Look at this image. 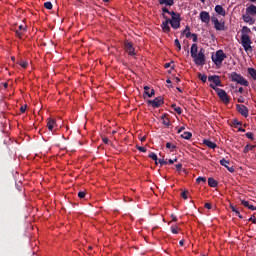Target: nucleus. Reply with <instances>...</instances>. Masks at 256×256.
Returning a JSON list of instances; mask_svg holds the SVG:
<instances>
[{
  "label": "nucleus",
  "instance_id": "f257e3e1",
  "mask_svg": "<svg viewBox=\"0 0 256 256\" xmlns=\"http://www.w3.org/2000/svg\"><path fill=\"white\" fill-rule=\"evenodd\" d=\"M249 33H251V29L247 26H243L241 42L245 51H253V47H251V43L253 42L251 41V37H249Z\"/></svg>",
  "mask_w": 256,
  "mask_h": 256
},
{
  "label": "nucleus",
  "instance_id": "f03ea898",
  "mask_svg": "<svg viewBox=\"0 0 256 256\" xmlns=\"http://www.w3.org/2000/svg\"><path fill=\"white\" fill-rule=\"evenodd\" d=\"M192 59L194 60L195 65H205L206 63V57H205V50L203 48H200L199 52L192 56Z\"/></svg>",
  "mask_w": 256,
  "mask_h": 256
},
{
  "label": "nucleus",
  "instance_id": "7ed1b4c3",
  "mask_svg": "<svg viewBox=\"0 0 256 256\" xmlns=\"http://www.w3.org/2000/svg\"><path fill=\"white\" fill-rule=\"evenodd\" d=\"M230 78L234 83H238L239 85H243L244 87H249V82L245 79L241 74L237 72H232Z\"/></svg>",
  "mask_w": 256,
  "mask_h": 256
},
{
  "label": "nucleus",
  "instance_id": "20e7f679",
  "mask_svg": "<svg viewBox=\"0 0 256 256\" xmlns=\"http://www.w3.org/2000/svg\"><path fill=\"white\" fill-rule=\"evenodd\" d=\"M227 59V54L223 50L216 51L215 55H212V61L216 65H223V61Z\"/></svg>",
  "mask_w": 256,
  "mask_h": 256
},
{
  "label": "nucleus",
  "instance_id": "39448f33",
  "mask_svg": "<svg viewBox=\"0 0 256 256\" xmlns=\"http://www.w3.org/2000/svg\"><path fill=\"white\" fill-rule=\"evenodd\" d=\"M210 87H211V89L216 91L219 99H221V101H223V103H229L230 98H229V95L227 94V92H225V90H223L221 88H217V86H214L213 84H210Z\"/></svg>",
  "mask_w": 256,
  "mask_h": 256
},
{
  "label": "nucleus",
  "instance_id": "423d86ee",
  "mask_svg": "<svg viewBox=\"0 0 256 256\" xmlns=\"http://www.w3.org/2000/svg\"><path fill=\"white\" fill-rule=\"evenodd\" d=\"M163 103H165V100L161 96L156 97L154 100H147V104L151 105L153 109H159Z\"/></svg>",
  "mask_w": 256,
  "mask_h": 256
},
{
  "label": "nucleus",
  "instance_id": "0eeeda50",
  "mask_svg": "<svg viewBox=\"0 0 256 256\" xmlns=\"http://www.w3.org/2000/svg\"><path fill=\"white\" fill-rule=\"evenodd\" d=\"M211 21L216 31H225V22H220L216 16H212Z\"/></svg>",
  "mask_w": 256,
  "mask_h": 256
},
{
  "label": "nucleus",
  "instance_id": "6e6552de",
  "mask_svg": "<svg viewBox=\"0 0 256 256\" xmlns=\"http://www.w3.org/2000/svg\"><path fill=\"white\" fill-rule=\"evenodd\" d=\"M163 19H165V21L162 22L161 29L163 33H170L171 31V27L169 26V24H171L170 18L167 17V15L163 14Z\"/></svg>",
  "mask_w": 256,
  "mask_h": 256
},
{
  "label": "nucleus",
  "instance_id": "1a4fd4ad",
  "mask_svg": "<svg viewBox=\"0 0 256 256\" xmlns=\"http://www.w3.org/2000/svg\"><path fill=\"white\" fill-rule=\"evenodd\" d=\"M124 49L126 53H128V55H130L131 57H135V48L133 47V44L130 41L126 40L124 42Z\"/></svg>",
  "mask_w": 256,
  "mask_h": 256
},
{
  "label": "nucleus",
  "instance_id": "9d476101",
  "mask_svg": "<svg viewBox=\"0 0 256 256\" xmlns=\"http://www.w3.org/2000/svg\"><path fill=\"white\" fill-rule=\"evenodd\" d=\"M170 25L172 29H179V27H181V14L170 18Z\"/></svg>",
  "mask_w": 256,
  "mask_h": 256
},
{
  "label": "nucleus",
  "instance_id": "9b49d317",
  "mask_svg": "<svg viewBox=\"0 0 256 256\" xmlns=\"http://www.w3.org/2000/svg\"><path fill=\"white\" fill-rule=\"evenodd\" d=\"M236 111H238L242 117H249V108L243 104H237Z\"/></svg>",
  "mask_w": 256,
  "mask_h": 256
},
{
  "label": "nucleus",
  "instance_id": "f8f14e48",
  "mask_svg": "<svg viewBox=\"0 0 256 256\" xmlns=\"http://www.w3.org/2000/svg\"><path fill=\"white\" fill-rule=\"evenodd\" d=\"M200 20L202 21V23H206V25H209L211 21V15H209V12L207 11H201Z\"/></svg>",
  "mask_w": 256,
  "mask_h": 256
},
{
  "label": "nucleus",
  "instance_id": "ddd939ff",
  "mask_svg": "<svg viewBox=\"0 0 256 256\" xmlns=\"http://www.w3.org/2000/svg\"><path fill=\"white\" fill-rule=\"evenodd\" d=\"M15 33H16V37H19V39H21V37H23V35L27 33V26L23 24L19 25Z\"/></svg>",
  "mask_w": 256,
  "mask_h": 256
},
{
  "label": "nucleus",
  "instance_id": "4468645a",
  "mask_svg": "<svg viewBox=\"0 0 256 256\" xmlns=\"http://www.w3.org/2000/svg\"><path fill=\"white\" fill-rule=\"evenodd\" d=\"M229 164V160H226L225 158L220 160V165H222V167L227 168V171H229V173H235V168L233 166L229 167Z\"/></svg>",
  "mask_w": 256,
  "mask_h": 256
},
{
  "label": "nucleus",
  "instance_id": "2eb2a0df",
  "mask_svg": "<svg viewBox=\"0 0 256 256\" xmlns=\"http://www.w3.org/2000/svg\"><path fill=\"white\" fill-rule=\"evenodd\" d=\"M208 81L214 83L215 87H221V78H219L217 75L209 76Z\"/></svg>",
  "mask_w": 256,
  "mask_h": 256
},
{
  "label": "nucleus",
  "instance_id": "dca6fc26",
  "mask_svg": "<svg viewBox=\"0 0 256 256\" xmlns=\"http://www.w3.org/2000/svg\"><path fill=\"white\" fill-rule=\"evenodd\" d=\"M242 19L244 23H248V25H254L255 24V19L251 17L248 13L244 14L242 16Z\"/></svg>",
  "mask_w": 256,
  "mask_h": 256
},
{
  "label": "nucleus",
  "instance_id": "f3484780",
  "mask_svg": "<svg viewBox=\"0 0 256 256\" xmlns=\"http://www.w3.org/2000/svg\"><path fill=\"white\" fill-rule=\"evenodd\" d=\"M203 144L209 147V149H217V144L209 139H204Z\"/></svg>",
  "mask_w": 256,
  "mask_h": 256
},
{
  "label": "nucleus",
  "instance_id": "a211bd4d",
  "mask_svg": "<svg viewBox=\"0 0 256 256\" xmlns=\"http://www.w3.org/2000/svg\"><path fill=\"white\" fill-rule=\"evenodd\" d=\"M241 205L244 207H247V209H250V211H256V206L253 204H250L247 200H241Z\"/></svg>",
  "mask_w": 256,
  "mask_h": 256
},
{
  "label": "nucleus",
  "instance_id": "6ab92c4d",
  "mask_svg": "<svg viewBox=\"0 0 256 256\" xmlns=\"http://www.w3.org/2000/svg\"><path fill=\"white\" fill-rule=\"evenodd\" d=\"M215 11H216V13H218V15H221L222 17H225V15H226L225 8H223V6H221V5H216Z\"/></svg>",
  "mask_w": 256,
  "mask_h": 256
},
{
  "label": "nucleus",
  "instance_id": "aec40b11",
  "mask_svg": "<svg viewBox=\"0 0 256 256\" xmlns=\"http://www.w3.org/2000/svg\"><path fill=\"white\" fill-rule=\"evenodd\" d=\"M198 51H199V46L196 43L192 44L191 49H190L191 57L197 55Z\"/></svg>",
  "mask_w": 256,
  "mask_h": 256
},
{
  "label": "nucleus",
  "instance_id": "412c9836",
  "mask_svg": "<svg viewBox=\"0 0 256 256\" xmlns=\"http://www.w3.org/2000/svg\"><path fill=\"white\" fill-rule=\"evenodd\" d=\"M246 13H248V15H256V6L254 4H251L249 7L246 8Z\"/></svg>",
  "mask_w": 256,
  "mask_h": 256
},
{
  "label": "nucleus",
  "instance_id": "4be33fe9",
  "mask_svg": "<svg viewBox=\"0 0 256 256\" xmlns=\"http://www.w3.org/2000/svg\"><path fill=\"white\" fill-rule=\"evenodd\" d=\"M160 5H167L168 7H173L175 5L174 0H159Z\"/></svg>",
  "mask_w": 256,
  "mask_h": 256
},
{
  "label": "nucleus",
  "instance_id": "5701e85b",
  "mask_svg": "<svg viewBox=\"0 0 256 256\" xmlns=\"http://www.w3.org/2000/svg\"><path fill=\"white\" fill-rule=\"evenodd\" d=\"M208 185L209 187H217L219 185V182H217V180H215L213 177H209Z\"/></svg>",
  "mask_w": 256,
  "mask_h": 256
},
{
  "label": "nucleus",
  "instance_id": "b1692460",
  "mask_svg": "<svg viewBox=\"0 0 256 256\" xmlns=\"http://www.w3.org/2000/svg\"><path fill=\"white\" fill-rule=\"evenodd\" d=\"M161 120L163 125H165L166 127H169V125H171V121L169 120V118H167L166 114L161 116Z\"/></svg>",
  "mask_w": 256,
  "mask_h": 256
},
{
  "label": "nucleus",
  "instance_id": "393cba45",
  "mask_svg": "<svg viewBox=\"0 0 256 256\" xmlns=\"http://www.w3.org/2000/svg\"><path fill=\"white\" fill-rule=\"evenodd\" d=\"M55 125H56L55 119L48 120L47 127L49 131H53V129L55 128Z\"/></svg>",
  "mask_w": 256,
  "mask_h": 256
},
{
  "label": "nucleus",
  "instance_id": "a878e982",
  "mask_svg": "<svg viewBox=\"0 0 256 256\" xmlns=\"http://www.w3.org/2000/svg\"><path fill=\"white\" fill-rule=\"evenodd\" d=\"M255 145L247 144L244 147L243 153H249V151H253L255 149Z\"/></svg>",
  "mask_w": 256,
  "mask_h": 256
},
{
  "label": "nucleus",
  "instance_id": "bb28decb",
  "mask_svg": "<svg viewBox=\"0 0 256 256\" xmlns=\"http://www.w3.org/2000/svg\"><path fill=\"white\" fill-rule=\"evenodd\" d=\"M231 125H232V127H241V125H243V122H241L237 118H235L231 121Z\"/></svg>",
  "mask_w": 256,
  "mask_h": 256
},
{
  "label": "nucleus",
  "instance_id": "cd10ccee",
  "mask_svg": "<svg viewBox=\"0 0 256 256\" xmlns=\"http://www.w3.org/2000/svg\"><path fill=\"white\" fill-rule=\"evenodd\" d=\"M248 74L252 77L254 81H256V70L255 68H248Z\"/></svg>",
  "mask_w": 256,
  "mask_h": 256
},
{
  "label": "nucleus",
  "instance_id": "c85d7f7f",
  "mask_svg": "<svg viewBox=\"0 0 256 256\" xmlns=\"http://www.w3.org/2000/svg\"><path fill=\"white\" fill-rule=\"evenodd\" d=\"M171 107L178 115H181V113H183V110L181 109V107L177 106V104H172Z\"/></svg>",
  "mask_w": 256,
  "mask_h": 256
},
{
  "label": "nucleus",
  "instance_id": "c756f323",
  "mask_svg": "<svg viewBox=\"0 0 256 256\" xmlns=\"http://www.w3.org/2000/svg\"><path fill=\"white\" fill-rule=\"evenodd\" d=\"M182 139H186L187 141H189V139H191V137H193V133L191 132H184L183 134H181Z\"/></svg>",
  "mask_w": 256,
  "mask_h": 256
},
{
  "label": "nucleus",
  "instance_id": "7c9ffc66",
  "mask_svg": "<svg viewBox=\"0 0 256 256\" xmlns=\"http://www.w3.org/2000/svg\"><path fill=\"white\" fill-rule=\"evenodd\" d=\"M230 208L232 209L233 213H236V216L239 217V219H243V215H241V212L235 206L231 205Z\"/></svg>",
  "mask_w": 256,
  "mask_h": 256
},
{
  "label": "nucleus",
  "instance_id": "2f4dec72",
  "mask_svg": "<svg viewBox=\"0 0 256 256\" xmlns=\"http://www.w3.org/2000/svg\"><path fill=\"white\" fill-rule=\"evenodd\" d=\"M148 157L150 158V159H152L153 161H155V164L157 165L158 164V157H157V154H155L154 152H150L149 153V155H148Z\"/></svg>",
  "mask_w": 256,
  "mask_h": 256
},
{
  "label": "nucleus",
  "instance_id": "473e14b6",
  "mask_svg": "<svg viewBox=\"0 0 256 256\" xmlns=\"http://www.w3.org/2000/svg\"><path fill=\"white\" fill-rule=\"evenodd\" d=\"M198 78L200 81H202V83H207V75L198 73Z\"/></svg>",
  "mask_w": 256,
  "mask_h": 256
},
{
  "label": "nucleus",
  "instance_id": "72a5a7b5",
  "mask_svg": "<svg viewBox=\"0 0 256 256\" xmlns=\"http://www.w3.org/2000/svg\"><path fill=\"white\" fill-rule=\"evenodd\" d=\"M166 148L170 149V151H175L177 149L176 145H172L171 142L166 143Z\"/></svg>",
  "mask_w": 256,
  "mask_h": 256
},
{
  "label": "nucleus",
  "instance_id": "f704fd0d",
  "mask_svg": "<svg viewBox=\"0 0 256 256\" xmlns=\"http://www.w3.org/2000/svg\"><path fill=\"white\" fill-rule=\"evenodd\" d=\"M196 183H207V178L200 176L196 179Z\"/></svg>",
  "mask_w": 256,
  "mask_h": 256
},
{
  "label": "nucleus",
  "instance_id": "c9c22d12",
  "mask_svg": "<svg viewBox=\"0 0 256 256\" xmlns=\"http://www.w3.org/2000/svg\"><path fill=\"white\" fill-rule=\"evenodd\" d=\"M174 45L177 47L178 51H181V42H179V39L174 40Z\"/></svg>",
  "mask_w": 256,
  "mask_h": 256
},
{
  "label": "nucleus",
  "instance_id": "e433bc0d",
  "mask_svg": "<svg viewBox=\"0 0 256 256\" xmlns=\"http://www.w3.org/2000/svg\"><path fill=\"white\" fill-rule=\"evenodd\" d=\"M44 7L45 9L51 10L53 9V4L51 2H45Z\"/></svg>",
  "mask_w": 256,
  "mask_h": 256
},
{
  "label": "nucleus",
  "instance_id": "4c0bfd02",
  "mask_svg": "<svg viewBox=\"0 0 256 256\" xmlns=\"http://www.w3.org/2000/svg\"><path fill=\"white\" fill-rule=\"evenodd\" d=\"M246 137L247 139H251V141H253V139H255V134H253L252 132H247Z\"/></svg>",
  "mask_w": 256,
  "mask_h": 256
},
{
  "label": "nucleus",
  "instance_id": "58836bf2",
  "mask_svg": "<svg viewBox=\"0 0 256 256\" xmlns=\"http://www.w3.org/2000/svg\"><path fill=\"white\" fill-rule=\"evenodd\" d=\"M171 231L174 235H177L179 233V227L175 226V227H171Z\"/></svg>",
  "mask_w": 256,
  "mask_h": 256
},
{
  "label": "nucleus",
  "instance_id": "ea45409f",
  "mask_svg": "<svg viewBox=\"0 0 256 256\" xmlns=\"http://www.w3.org/2000/svg\"><path fill=\"white\" fill-rule=\"evenodd\" d=\"M148 97H153L155 95V89H151V91H148L145 93Z\"/></svg>",
  "mask_w": 256,
  "mask_h": 256
},
{
  "label": "nucleus",
  "instance_id": "a19ab883",
  "mask_svg": "<svg viewBox=\"0 0 256 256\" xmlns=\"http://www.w3.org/2000/svg\"><path fill=\"white\" fill-rule=\"evenodd\" d=\"M85 195H87V194L85 193V191H80V192H78V197H79L80 199H85Z\"/></svg>",
  "mask_w": 256,
  "mask_h": 256
},
{
  "label": "nucleus",
  "instance_id": "79ce46f5",
  "mask_svg": "<svg viewBox=\"0 0 256 256\" xmlns=\"http://www.w3.org/2000/svg\"><path fill=\"white\" fill-rule=\"evenodd\" d=\"M20 66L23 67V69H27V67L29 66V63H27L26 61H21Z\"/></svg>",
  "mask_w": 256,
  "mask_h": 256
},
{
  "label": "nucleus",
  "instance_id": "37998d69",
  "mask_svg": "<svg viewBox=\"0 0 256 256\" xmlns=\"http://www.w3.org/2000/svg\"><path fill=\"white\" fill-rule=\"evenodd\" d=\"M157 162L161 165V167H163V165H167V161H165V159L158 158Z\"/></svg>",
  "mask_w": 256,
  "mask_h": 256
},
{
  "label": "nucleus",
  "instance_id": "c03bdc74",
  "mask_svg": "<svg viewBox=\"0 0 256 256\" xmlns=\"http://www.w3.org/2000/svg\"><path fill=\"white\" fill-rule=\"evenodd\" d=\"M138 151H141V153H147V148L143 146H137Z\"/></svg>",
  "mask_w": 256,
  "mask_h": 256
},
{
  "label": "nucleus",
  "instance_id": "a18cd8bd",
  "mask_svg": "<svg viewBox=\"0 0 256 256\" xmlns=\"http://www.w3.org/2000/svg\"><path fill=\"white\" fill-rule=\"evenodd\" d=\"M192 41H193V43H197V41H198V36H197L196 33H192Z\"/></svg>",
  "mask_w": 256,
  "mask_h": 256
},
{
  "label": "nucleus",
  "instance_id": "49530a36",
  "mask_svg": "<svg viewBox=\"0 0 256 256\" xmlns=\"http://www.w3.org/2000/svg\"><path fill=\"white\" fill-rule=\"evenodd\" d=\"M165 13H167L169 15V13H170L169 8H167V7L162 8V17H163V15H165Z\"/></svg>",
  "mask_w": 256,
  "mask_h": 256
},
{
  "label": "nucleus",
  "instance_id": "de8ad7c7",
  "mask_svg": "<svg viewBox=\"0 0 256 256\" xmlns=\"http://www.w3.org/2000/svg\"><path fill=\"white\" fill-rule=\"evenodd\" d=\"M187 195H189V191L185 190L182 192L181 197H183L185 200H187Z\"/></svg>",
  "mask_w": 256,
  "mask_h": 256
},
{
  "label": "nucleus",
  "instance_id": "09e8293b",
  "mask_svg": "<svg viewBox=\"0 0 256 256\" xmlns=\"http://www.w3.org/2000/svg\"><path fill=\"white\" fill-rule=\"evenodd\" d=\"M168 15H171V17H177L179 16L180 14L179 13H176L175 11H170V13H168Z\"/></svg>",
  "mask_w": 256,
  "mask_h": 256
},
{
  "label": "nucleus",
  "instance_id": "8fccbe9b",
  "mask_svg": "<svg viewBox=\"0 0 256 256\" xmlns=\"http://www.w3.org/2000/svg\"><path fill=\"white\" fill-rule=\"evenodd\" d=\"M176 169H177V171H181V169H183V164H181V163L176 164Z\"/></svg>",
  "mask_w": 256,
  "mask_h": 256
},
{
  "label": "nucleus",
  "instance_id": "3c124183",
  "mask_svg": "<svg viewBox=\"0 0 256 256\" xmlns=\"http://www.w3.org/2000/svg\"><path fill=\"white\" fill-rule=\"evenodd\" d=\"M25 111H27V105L21 106L20 112L25 113Z\"/></svg>",
  "mask_w": 256,
  "mask_h": 256
},
{
  "label": "nucleus",
  "instance_id": "603ef678",
  "mask_svg": "<svg viewBox=\"0 0 256 256\" xmlns=\"http://www.w3.org/2000/svg\"><path fill=\"white\" fill-rule=\"evenodd\" d=\"M193 36V33L191 32H185V37L186 39H189V37H192Z\"/></svg>",
  "mask_w": 256,
  "mask_h": 256
},
{
  "label": "nucleus",
  "instance_id": "864d4df0",
  "mask_svg": "<svg viewBox=\"0 0 256 256\" xmlns=\"http://www.w3.org/2000/svg\"><path fill=\"white\" fill-rule=\"evenodd\" d=\"M185 131V126H181L178 130L177 133H183Z\"/></svg>",
  "mask_w": 256,
  "mask_h": 256
},
{
  "label": "nucleus",
  "instance_id": "5fc2aeb1",
  "mask_svg": "<svg viewBox=\"0 0 256 256\" xmlns=\"http://www.w3.org/2000/svg\"><path fill=\"white\" fill-rule=\"evenodd\" d=\"M189 32H191V27L186 26L185 30L183 31V33H189Z\"/></svg>",
  "mask_w": 256,
  "mask_h": 256
},
{
  "label": "nucleus",
  "instance_id": "6e6d98bb",
  "mask_svg": "<svg viewBox=\"0 0 256 256\" xmlns=\"http://www.w3.org/2000/svg\"><path fill=\"white\" fill-rule=\"evenodd\" d=\"M204 207H205L206 209H211L212 205H211V203L207 202V203L204 205Z\"/></svg>",
  "mask_w": 256,
  "mask_h": 256
},
{
  "label": "nucleus",
  "instance_id": "4d7b16f0",
  "mask_svg": "<svg viewBox=\"0 0 256 256\" xmlns=\"http://www.w3.org/2000/svg\"><path fill=\"white\" fill-rule=\"evenodd\" d=\"M102 141L105 145L109 144V138H102Z\"/></svg>",
  "mask_w": 256,
  "mask_h": 256
},
{
  "label": "nucleus",
  "instance_id": "13d9d810",
  "mask_svg": "<svg viewBox=\"0 0 256 256\" xmlns=\"http://www.w3.org/2000/svg\"><path fill=\"white\" fill-rule=\"evenodd\" d=\"M172 221L176 222L177 221V216L175 214L171 215Z\"/></svg>",
  "mask_w": 256,
  "mask_h": 256
},
{
  "label": "nucleus",
  "instance_id": "bf43d9fd",
  "mask_svg": "<svg viewBox=\"0 0 256 256\" xmlns=\"http://www.w3.org/2000/svg\"><path fill=\"white\" fill-rule=\"evenodd\" d=\"M248 221H251L252 223H256L255 217H250V218L248 219Z\"/></svg>",
  "mask_w": 256,
  "mask_h": 256
},
{
  "label": "nucleus",
  "instance_id": "052dcab7",
  "mask_svg": "<svg viewBox=\"0 0 256 256\" xmlns=\"http://www.w3.org/2000/svg\"><path fill=\"white\" fill-rule=\"evenodd\" d=\"M149 86H144V93L146 94V93H148V91H149Z\"/></svg>",
  "mask_w": 256,
  "mask_h": 256
},
{
  "label": "nucleus",
  "instance_id": "680f3d73",
  "mask_svg": "<svg viewBox=\"0 0 256 256\" xmlns=\"http://www.w3.org/2000/svg\"><path fill=\"white\" fill-rule=\"evenodd\" d=\"M238 131H239V133H245V129L241 128V127L238 128Z\"/></svg>",
  "mask_w": 256,
  "mask_h": 256
},
{
  "label": "nucleus",
  "instance_id": "e2e57ef3",
  "mask_svg": "<svg viewBox=\"0 0 256 256\" xmlns=\"http://www.w3.org/2000/svg\"><path fill=\"white\" fill-rule=\"evenodd\" d=\"M164 67H165V69H169V67H171V63L164 64Z\"/></svg>",
  "mask_w": 256,
  "mask_h": 256
},
{
  "label": "nucleus",
  "instance_id": "0e129e2a",
  "mask_svg": "<svg viewBox=\"0 0 256 256\" xmlns=\"http://www.w3.org/2000/svg\"><path fill=\"white\" fill-rule=\"evenodd\" d=\"M179 245H180V247H183V245H185V241L184 240H180L179 241Z\"/></svg>",
  "mask_w": 256,
  "mask_h": 256
},
{
  "label": "nucleus",
  "instance_id": "69168bd1",
  "mask_svg": "<svg viewBox=\"0 0 256 256\" xmlns=\"http://www.w3.org/2000/svg\"><path fill=\"white\" fill-rule=\"evenodd\" d=\"M174 79H175L176 83H181V79L179 77H175Z\"/></svg>",
  "mask_w": 256,
  "mask_h": 256
},
{
  "label": "nucleus",
  "instance_id": "338daca9",
  "mask_svg": "<svg viewBox=\"0 0 256 256\" xmlns=\"http://www.w3.org/2000/svg\"><path fill=\"white\" fill-rule=\"evenodd\" d=\"M243 91H245V90L243 89V87H240V88L238 89V93H243Z\"/></svg>",
  "mask_w": 256,
  "mask_h": 256
},
{
  "label": "nucleus",
  "instance_id": "774afa93",
  "mask_svg": "<svg viewBox=\"0 0 256 256\" xmlns=\"http://www.w3.org/2000/svg\"><path fill=\"white\" fill-rule=\"evenodd\" d=\"M238 103H244L243 97L238 99Z\"/></svg>",
  "mask_w": 256,
  "mask_h": 256
}]
</instances>
